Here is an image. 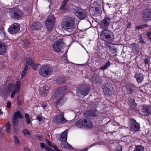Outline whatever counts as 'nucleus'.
Here are the masks:
<instances>
[{"mask_svg":"<svg viewBox=\"0 0 151 151\" xmlns=\"http://www.w3.org/2000/svg\"><path fill=\"white\" fill-rule=\"evenodd\" d=\"M75 21V18L68 17L62 21L61 23V26L63 28L72 31L74 29Z\"/></svg>","mask_w":151,"mask_h":151,"instance_id":"1","label":"nucleus"},{"mask_svg":"<svg viewBox=\"0 0 151 151\" xmlns=\"http://www.w3.org/2000/svg\"><path fill=\"white\" fill-rule=\"evenodd\" d=\"M67 89L66 87H61L58 88L56 91L55 96L56 100H59L58 104H62L66 101V99L62 96L65 93Z\"/></svg>","mask_w":151,"mask_h":151,"instance_id":"2","label":"nucleus"},{"mask_svg":"<svg viewBox=\"0 0 151 151\" xmlns=\"http://www.w3.org/2000/svg\"><path fill=\"white\" fill-rule=\"evenodd\" d=\"M101 36L103 40L108 43L113 42L114 39L113 33L109 30L104 29L102 31Z\"/></svg>","mask_w":151,"mask_h":151,"instance_id":"3","label":"nucleus"},{"mask_svg":"<svg viewBox=\"0 0 151 151\" xmlns=\"http://www.w3.org/2000/svg\"><path fill=\"white\" fill-rule=\"evenodd\" d=\"M52 68L49 64L42 65L38 70L40 76L45 78L48 77L52 73Z\"/></svg>","mask_w":151,"mask_h":151,"instance_id":"4","label":"nucleus"},{"mask_svg":"<svg viewBox=\"0 0 151 151\" xmlns=\"http://www.w3.org/2000/svg\"><path fill=\"white\" fill-rule=\"evenodd\" d=\"M76 126L78 128L84 127L86 129H90L93 126L92 122L90 120L87 121L84 119H79L76 122Z\"/></svg>","mask_w":151,"mask_h":151,"instance_id":"5","label":"nucleus"},{"mask_svg":"<svg viewBox=\"0 0 151 151\" xmlns=\"http://www.w3.org/2000/svg\"><path fill=\"white\" fill-rule=\"evenodd\" d=\"M21 82L20 81H17L15 85L11 83L9 85L8 88L9 90H12L10 96L11 98H13L16 93L18 92L20 90L21 86Z\"/></svg>","mask_w":151,"mask_h":151,"instance_id":"6","label":"nucleus"},{"mask_svg":"<svg viewBox=\"0 0 151 151\" xmlns=\"http://www.w3.org/2000/svg\"><path fill=\"white\" fill-rule=\"evenodd\" d=\"M65 45L62 39H59L52 45L53 50L56 52H60L63 47Z\"/></svg>","mask_w":151,"mask_h":151,"instance_id":"7","label":"nucleus"},{"mask_svg":"<svg viewBox=\"0 0 151 151\" xmlns=\"http://www.w3.org/2000/svg\"><path fill=\"white\" fill-rule=\"evenodd\" d=\"M55 21V18L52 15L48 16V18L45 21V25L47 29L49 31H51L53 28Z\"/></svg>","mask_w":151,"mask_h":151,"instance_id":"8","label":"nucleus"},{"mask_svg":"<svg viewBox=\"0 0 151 151\" xmlns=\"http://www.w3.org/2000/svg\"><path fill=\"white\" fill-rule=\"evenodd\" d=\"M73 9L74 13L78 18L84 19L87 17V13L83 9L76 7H75Z\"/></svg>","mask_w":151,"mask_h":151,"instance_id":"9","label":"nucleus"},{"mask_svg":"<svg viewBox=\"0 0 151 151\" xmlns=\"http://www.w3.org/2000/svg\"><path fill=\"white\" fill-rule=\"evenodd\" d=\"M129 122L130 128L132 131L135 132L140 130V124L136 121V120L133 118H131L130 119Z\"/></svg>","mask_w":151,"mask_h":151,"instance_id":"10","label":"nucleus"},{"mask_svg":"<svg viewBox=\"0 0 151 151\" xmlns=\"http://www.w3.org/2000/svg\"><path fill=\"white\" fill-rule=\"evenodd\" d=\"M10 16L13 18H18L22 16V12L17 8H13L9 12Z\"/></svg>","mask_w":151,"mask_h":151,"instance_id":"11","label":"nucleus"},{"mask_svg":"<svg viewBox=\"0 0 151 151\" xmlns=\"http://www.w3.org/2000/svg\"><path fill=\"white\" fill-rule=\"evenodd\" d=\"M142 19L147 22L151 19V9H145L142 13Z\"/></svg>","mask_w":151,"mask_h":151,"instance_id":"12","label":"nucleus"},{"mask_svg":"<svg viewBox=\"0 0 151 151\" xmlns=\"http://www.w3.org/2000/svg\"><path fill=\"white\" fill-rule=\"evenodd\" d=\"M89 89L86 86H83L81 88H79L76 91V93L78 96L81 97H83L87 95Z\"/></svg>","mask_w":151,"mask_h":151,"instance_id":"13","label":"nucleus"},{"mask_svg":"<svg viewBox=\"0 0 151 151\" xmlns=\"http://www.w3.org/2000/svg\"><path fill=\"white\" fill-rule=\"evenodd\" d=\"M20 27L17 23H14L8 29L9 32L11 34L17 33L19 31Z\"/></svg>","mask_w":151,"mask_h":151,"instance_id":"14","label":"nucleus"},{"mask_svg":"<svg viewBox=\"0 0 151 151\" xmlns=\"http://www.w3.org/2000/svg\"><path fill=\"white\" fill-rule=\"evenodd\" d=\"M53 121L55 123H65L70 122L65 119L63 112L61 113L60 114L57 115L53 119Z\"/></svg>","mask_w":151,"mask_h":151,"instance_id":"15","label":"nucleus"},{"mask_svg":"<svg viewBox=\"0 0 151 151\" xmlns=\"http://www.w3.org/2000/svg\"><path fill=\"white\" fill-rule=\"evenodd\" d=\"M103 88L104 93L106 95L110 96L112 95L114 93L113 88L108 83L103 86Z\"/></svg>","mask_w":151,"mask_h":151,"instance_id":"16","label":"nucleus"},{"mask_svg":"<svg viewBox=\"0 0 151 151\" xmlns=\"http://www.w3.org/2000/svg\"><path fill=\"white\" fill-rule=\"evenodd\" d=\"M111 19L108 17H105L100 24V25L101 28L104 29H106L108 28Z\"/></svg>","mask_w":151,"mask_h":151,"instance_id":"17","label":"nucleus"},{"mask_svg":"<svg viewBox=\"0 0 151 151\" xmlns=\"http://www.w3.org/2000/svg\"><path fill=\"white\" fill-rule=\"evenodd\" d=\"M49 91L48 86L46 85H42L39 89L40 94L43 96L46 95Z\"/></svg>","mask_w":151,"mask_h":151,"instance_id":"18","label":"nucleus"},{"mask_svg":"<svg viewBox=\"0 0 151 151\" xmlns=\"http://www.w3.org/2000/svg\"><path fill=\"white\" fill-rule=\"evenodd\" d=\"M22 116L20 113L19 111L15 112L14 116L12 117V119L13 125L14 126L17 125L18 123L17 119L20 118H22Z\"/></svg>","mask_w":151,"mask_h":151,"instance_id":"19","label":"nucleus"},{"mask_svg":"<svg viewBox=\"0 0 151 151\" xmlns=\"http://www.w3.org/2000/svg\"><path fill=\"white\" fill-rule=\"evenodd\" d=\"M97 6H95V10L96 12L95 14L97 13L98 14L100 15L101 13V2L100 0L97 1H95V4Z\"/></svg>","mask_w":151,"mask_h":151,"instance_id":"20","label":"nucleus"},{"mask_svg":"<svg viewBox=\"0 0 151 151\" xmlns=\"http://www.w3.org/2000/svg\"><path fill=\"white\" fill-rule=\"evenodd\" d=\"M134 77L138 83H141L144 80L143 75L139 72L136 73Z\"/></svg>","mask_w":151,"mask_h":151,"instance_id":"21","label":"nucleus"},{"mask_svg":"<svg viewBox=\"0 0 151 151\" xmlns=\"http://www.w3.org/2000/svg\"><path fill=\"white\" fill-rule=\"evenodd\" d=\"M42 27V24L38 22H34L31 26L32 30H39Z\"/></svg>","mask_w":151,"mask_h":151,"instance_id":"22","label":"nucleus"},{"mask_svg":"<svg viewBox=\"0 0 151 151\" xmlns=\"http://www.w3.org/2000/svg\"><path fill=\"white\" fill-rule=\"evenodd\" d=\"M130 46L132 47V50L133 52L135 54H139L140 50L139 45L135 43H132L130 45Z\"/></svg>","mask_w":151,"mask_h":151,"instance_id":"23","label":"nucleus"},{"mask_svg":"<svg viewBox=\"0 0 151 151\" xmlns=\"http://www.w3.org/2000/svg\"><path fill=\"white\" fill-rule=\"evenodd\" d=\"M135 88V86L131 83L128 84L126 87L127 91L129 94H132Z\"/></svg>","mask_w":151,"mask_h":151,"instance_id":"24","label":"nucleus"},{"mask_svg":"<svg viewBox=\"0 0 151 151\" xmlns=\"http://www.w3.org/2000/svg\"><path fill=\"white\" fill-rule=\"evenodd\" d=\"M68 0H63L61 5L60 9L63 11L65 12L68 9V7L66 5Z\"/></svg>","mask_w":151,"mask_h":151,"instance_id":"25","label":"nucleus"},{"mask_svg":"<svg viewBox=\"0 0 151 151\" xmlns=\"http://www.w3.org/2000/svg\"><path fill=\"white\" fill-rule=\"evenodd\" d=\"M6 51V45L2 42H0V55H4Z\"/></svg>","mask_w":151,"mask_h":151,"instance_id":"26","label":"nucleus"},{"mask_svg":"<svg viewBox=\"0 0 151 151\" xmlns=\"http://www.w3.org/2000/svg\"><path fill=\"white\" fill-rule=\"evenodd\" d=\"M84 116L86 117L91 118L94 116L93 111L89 110L85 112L84 113Z\"/></svg>","mask_w":151,"mask_h":151,"instance_id":"27","label":"nucleus"},{"mask_svg":"<svg viewBox=\"0 0 151 151\" xmlns=\"http://www.w3.org/2000/svg\"><path fill=\"white\" fill-rule=\"evenodd\" d=\"M68 130H66L64 131L59 137V139L61 141H66L67 138V134Z\"/></svg>","mask_w":151,"mask_h":151,"instance_id":"28","label":"nucleus"},{"mask_svg":"<svg viewBox=\"0 0 151 151\" xmlns=\"http://www.w3.org/2000/svg\"><path fill=\"white\" fill-rule=\"evenodd\" d=\"M61 142L60 146L66 149H69L72 147L67 142V141Z\"/></svg>","mask_w":151,"mask_h":151,"instance_id":"29","label":"nucleus"},{"mask_svg":"<svg viewBox=\"0 0 151 151\" xmlns=\"http://www.w3.org/2000/svg\"><path fill=\"white\" fill-rule=\"evenodd\" d=\"M143 112L145 113V115H150L151 113V109L150 107L146 106L142 109Z\"/></svg>","mask_w":151,"mask_h":151,"instance_id":"30","label":"nucleus"},{"mask_svg":"<svg viewBox=\"0 0 151 151\" xmlns=\"http://www.w3.org/2000/svg\"><path fill=\"white\" fill-rule=\"evenodd\" d=\"M59 34H56L55 35H51L49 37V39L51 41L53 42L55 40L58 39V40L59 39H61V38L58 37Z\"/></svg>","mask_w":151,"mask_h":151,"instance_id":"31","label":"nucleus"},{"mask_svg":"<svg viewBox=\"0 0 151 151\" xmlns=\"http://www.w3.org/2000/svg\"><path fill=\"white\" fill-rule=\"evenodd\" d=\"M134 151H144V147L142 145H136Z\"/></svg>","mask_w":151,"mask_h":151,"instance_id":"32","label":"nucleus"},{"mask_svg":"<svg viewBox=\"0 0 151 151\" xmlns=\"http://www.w3.org/2000/svg\"><path fill=\"white\" fill-rule=\"evenodd\" d=\"M110 65V63L109 61H108L104 66H101V67H100V69L103 70H106L109 67Z\"/></svg>","mask_w":151,"mask_h":151,"instance_id":"33","label":"nucleus"},{"mask_svg":"<svg viewBox=\"0 0 151 151\" xmlns=\"http://www.w3.org/2000/svg\"><path fill=\"white\" fill-rule=\"evenodd\" d=\"M28 68V66L26 65H25L24 69L22 73L21 76V79H22L26 74V72Z\"/></svg>","mask_w":151,"mask_h":151,"instance_id":"34","label":"nucleus"},{"mask_svg":"<svg viewBox=\"0 0 151 151\" xmlns=\"http://www.w3.org/2000/svg\"><path fill=\"white\" fill-rule=\"evenodd\" d=\"M56 81L58 83H61L64 82L65 81V79L64 78L60 77L57 79Z\"/></svg>","mask_w":151,"mask_h":151,"instance_id":"35","label":"nucleus"},{"mask_svg":"<svg viewBox=\"0 0 151 151\" xmlns=\"http://www.w3.org/2000/svg\"><path fill=\"white\" fill-rule=\"evenodd\" d=\"M40 65V64H35L34 62L31 65V66L34 70H36L37 68V67Z\"/></svg>","mask_w":151,"mask_h":151,"instance_id":"36","label":"nucleus"},{"mask_svg":"<svg viewBox=\"0 0 151 151\" xmlns=\"http://www.w3.org/2000/svg\"><path fill=\"white\" fill-rule=\"evenodd\" d=\"M25 116L26 118V121L27 124H29L31 122V120L29 118V115L28 114H25Z\"/></svg>","mask_w":151,"mask_h":151,"instance_id":"37","label":"nucleus"},{"mask_svg":"<svg viewBox=\"0 0 151 151\" xmlns=\"http://www.w3.org/2000/svg\"><path fill=\"white\" fill-rule=\"evenodd\" d=\"M148 27V25L146 24L140 25L136 27V29L138 30L144 28Z\"/></svg>","mask_w":151,"mask_h":151,"instance_id":"38","label":"nucleus"},{"mask_svg":"<svg viewBox=\"0 0 151 151\" xmlns=\"http://www.w3.org/2000/svg\"><path fill=\"white\" fill-rule=\"evenodd\" d=\"M26 62L30 66L34 63L31 59L29 58H27L26 59Z\"/></svg>","mask_w":151,"mask_h":151,"instance_id":"39","label":"nucleus"},{"mask_svg":"<svg viewBox=\"0 0 151 151\" xmlns=\"http://www.w3.org/2000/svg\"><path fill=\"white\" fill-rule=\"evenodd\" d=\"M23 46L24 47H27L29 44V42L27 40H25L23 41Z\"/></svg>","mask_w":151,"mask_h":151,"instance_id":"40","label":"nucleus"},{"mask_svg":"<svg viewBox=\"0 0 151 151\" xmlns=\"http://www.w3.org/2000/svg\"><path fill=\"white\" fill-rule=\"evenodd\" d=\"M10 127L11 126L9 122L7 123L6 124V130L7 132L8 133L10 131Z\"/></svg>","mask_w":151,"mask_h":151,"instance_id":"41","label":"nucleus"},{"mask_svg":"<svg viewBox=\"0 0 151 151\" xmlns=\"http://www.w3.org/2000/svg\"><path fill=\"white\" fill-rule=\"evenodd\" d=\"M23 133L25 136L27 137L30 134V132L27 129H24L23 131Z\"/></svg>","mask_w":151,"mask_h":151,"instance_id":"42","label":"nucleus"},{"mask_svg":"<svg viewBox=\"0 0 151 151\" xmlns=\"http://www.w3.org/2000/svg\"><path fill=\"white\" fill-rule=\"evenodd\" d=\"M102 82V80L101 78L99 77H97L95 79V83H100Z\"/></svg>","mask_w":151,"mask_h":151,"instance_id":"43","label":"nucleus"},{"mask_svg":"<svg viewBox=\"0 0 151 151\" xmlns=\"http://www.w3.org/2000/svg\"><path fill=\"white\" fill-rule=\"evenodd\" d=\"M93 3L91 4L90 7V12L91 13V12H93L94 11V5L93 4Z\"/></svg>","mask_w":151,"mask_h":151,"instance_id":"44","label":"nucleus"},{"mask_svg":"<svg viewBox=\"0 0 151 151\" xmlns=\"http://www.w3.org/2000/svg\"><path fill=\"white\" fill-rule=\"evenodd\" d=\"M14 141L15 143L16 144H19V140L18 139L17 137L16 136H15L14 137Z\"/></svg>","mask_w":151,"mask_h":151,"instance_id":"45","label":"nucleus"},{"mask_svg":"<svg viewBox=\"0 0 151 151\" xmlns=\"http://www.w3.org/2000/svg\"><path fill=\"white\" fill-rule=\"evenodd\" d=\"M139 41L142 44H144L145 43V42L144 41V40L143 39L142 37L140 36L139 39Z\"/></svg>","mask_w":151,"mask_h":151,"instance_id":"46","label":"nucleus"},{"mask_svg":"<svg viewBox=\"0 0 151 151\" xmlns=\"http://www.w3.org/2000/svg\"><path fill=\"white\" fill-rule=\"evenodd\" d=\"M36 119L40 122H41L42 120V117L39 116H37Z\"/></svg>","mask_w":151,"mask_h":151,"instance_id":"47","label":"nucleus"},{"mask_svg":"<svg viewBox=\"0 0 151 151\" xmlns=\"http://www.w3.org/2000/svg\"><path fill=\"white\" fill-rule=\"evenodd\" d=\"M45 145L44 143H40V147L42 149H43L45 147Z\"/></svg>","mask_w":151,"mask_h":151,"instance_id":"48","label":"nucleus"},{"mask_svg":"<svg viewBox=\"0 0 151 151\" xmlns=\"http://www.w3.org/2000/svg\"><path fill=\"white\" fill-rule=\"evenodd\" d=\"M147 36L148 38L151 40V32H149L147 33Z\"/></svg>","mask_w":151,"mask_h":151,"instance_id":"49","label":"nucleus"},{"mask_svg":"<svg viewBox=\"0 0 151 151\" xmlns=\"http://www.w3.org/2000/svg\"><path fill=\"white\" fill-rule=\"evenodd\" d=\"M144 63L145 64H147L149 62V60L147 58L145 59L144 60Z\"/></svg>","mask_w":151,"mask_h":151,"instance_id":"50","label":"nucleus"},{"mask_svg":"<svg viewBox=\"0 0 151 151\" xmlns=\"http://www.w3.org/2000/svg\"><path fill=\"white\" fill-rule=\"evenodd\" d=\"M11 103L10 102H8L7 103V106L8 108H10L11 107Z\"/></svg>","mask_w":151,"mask_h":151,"instance_id":"51","label":"nucleus"},{"mask_svg":"<svg viewBox=\"0 0 151 151\" xmlns=\"http://www.w3.org/2000/svg\"><path fill=\"white\" fill-rule=\"evenodd\" d=\"M53 147L54 148V150L55 151H60L59 149L56 146H53Z\"/></svg>","mask_w":151,"mask_h":151,"instance_id":"52","label":"nucleus"},{"mask_svg":"<svg viewBox=\"0 0 151 151\" xmlns=\"http://www.w3.org/2000/svg\"><path fill=\"white\" fill-rule=\"evenodd\" d=\"M45 149L47 151H54L53 150L49 147H46Z\"/></svg>","mask_w":151,"mask_h":151,"instance_id":"53","label":"nucleus"},{"mask_svg":"<svg viewBox=\"0 0 151 151\" xmlns=\"http://www.w3.org/2000/svg\"><path fill=\"white\" fill-rule=\"evenodd\" d=\"M41 106L43 108V109H45L46 107V105L44 104H41Z\"/></svg>","mask_w":151,"mask_h":151,"instance_id":"54","label":"nucleus"},{"mask_svg":"<svg viewBox=\"0 0 151 151\" xmlns=\"http://www.w3.org/2000/svg\"><path fill=\"white\" fill-rule=\"evenodd\" d=\"M37 138L38 139L41 140L42 139V137L40 136H37Z\"/></svg>","mask_w":151,"mask_h":151,"instance_id":"55","label":"nucleus"},{"mask_svg":"<svg viewBox=\"0 0 151 151\" xmlns=\"http://www.w3.org/2000/svg\"><path fill=\"white\" fill-rule=\"evenodd\" d=\"M4 32V31L2 28H0V34Z\"/></svg>","mask_w":151,"mask_h":151,"instance_id":"56","label":"nucleus"},{"mask_svg":"<svg viewBox=\"0 0 151 151\" xmlns=\"http://www.w3.org/2000/svg\"><path fill=\"white\" fill-rule=\"evenodd\" d=\"M131 23H129L127 25V27L128 28H129L131 27Z\"/></svg>","mask_w":151,"mask_h":151,"instance_id":"57","label":"nucleus"},{"mask_svg":"<svg viewBox=\"0 0 151 151\" xmlns=\"http://www.w3.org/2000/svg\"><path fill=\"white\" fill-rule=\"evenodd\" d=\"M25 151H30V150L28 148H26L25 149Z\"/></svg>","mask_w":151,"mask_h":151,"instance_id":"58","label":"nucleus"},{"mask_svg":"<svg viewBox=\"0 0 151 151\" xmlns=\"http://www.w3.org/2000/svg\"><path fill=\"white\" fill-rule=\"evenodd\" d=\"M116 151H122V147H120L119 150H116Z\"/></svg>","mask_w":151,"mask_h":151,"instance_id":"59","label":"nucleus"},{"mask_svg":"<svg viewBox=\"0 0 151 151\" xmlns=\"http://www.w3.org/2000/svg\"><path fill=\"white\" fill-rule=\"evenodd\" d=\"M3 112L1 110V109H0V114H3Z\"/></svg>","mask_w":151,"mask_h":151,"instance_id":"60","label":"nucleus"},{"mask_svg":"<svg viewBox=\"0 0 151 151\" xmlns=\"http://www.w3.org/2000/svg\"><path fill=\"white\" fill-rule=\"evenodd\" d=\"M47 143L50 146L51 145V144H50V142L49 141H48V142H47Z\"/></svg>","mask_w":151,"mask_h":151,"instance_id":"61","label":"nucleus"},{"mask_svg":"<svg viewBox=\"0 0 151 151\" xmlns=\"http://www.w3.org/2000/svg\"><path fill=\"white\" fill-rule=\"evenodd\" d=\"M139 90L140 91L142 92H143V90H141L140 88L139 89Z\"/></svg>","mask_w":151,"mask_h":151,"instance_id":"62","label":"nucleus"},{"mask_svg":"<svg viewBox=\"0 0 151 151\" xmlns=\"http://www.w3.org/2000/svg\"><path fill=\"white\" fill-rule=\"evenodd\" d=\"M51 0H48V2H50V1Z\"/></svg>","mask_w":151,"mask_h":151,"instance_id":"63","label":"nucleus"},{"mask_svg":"<svg viewBox=\"0 0 151 151\" xmlns=\"http://www.w3.org/2000/svg\"><path fill=\"white\" fill-rule=\"evenodd\" d=\"M133 100V101L134 102V100Z\"/></svg>","mask_w":151,"mask_h":151,"instance_id":"64","label":"nucleus"}]
</instances>
